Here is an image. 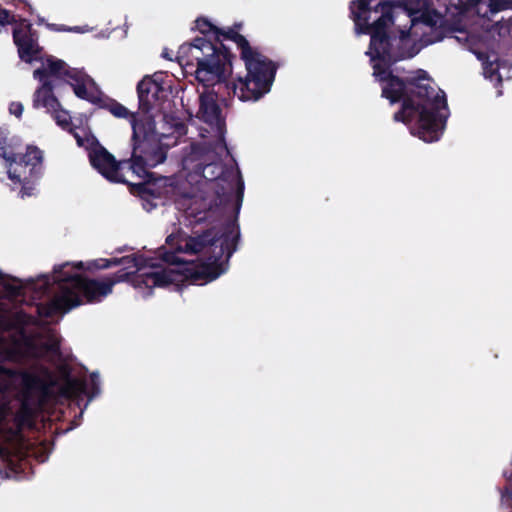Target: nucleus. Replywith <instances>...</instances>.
<instances>
[{
    "mask_svg": "<svg viewBox=\"0 0 512 512\" xmlns=\"http://www.w3.org/2000/svg\"><path fill=\"white\" fill-rule=\"evenodd\" d=\"M90 31V28L85 26H66V32H77V33H85Z\"/></svg>",
    "mask_w": 512,
    "mask_h": 512,
    "instance_id": "nucleus-31",
    "label": "nucleus"
},
{
    "mask_svg": "<svg viewBox=\"0 0 512 512\" xmlns=\"http://www.w3.org/2000/svg\"><path fill=\"white\" fill-rule=\"evenodd\" d=\"M499 59L497 55H493V59L491 56L487 55L484 60V71L490 78H492L495 74H497L499 69Z\"/></svg>",
    "mask_w": 512,
    "mask_h": 512,
    "instance_id": "nucleus-27",
    "label": "nucleus"
},
{
    "mask_svg": "<svg viewBox=\"0 0 512 512\" xmlns=\"http://www.w3.org/2000/svg\"><path fill=\"white\" fill-rule=\"evenodd\" d=\"M111 294L105 280L88 278L82 274L66 272V314L83 304L101 302Z\"/></svg>",
    "mask_w": 512,
    "mask_h": 512,
    "instance_id": "nucleus-13",
    "label": "nucleus"
},
{
    "mask_svg": "<svg viewBox=\"0 0 512 512\" xmlns=\"http://www.w3.org/2000/svg\"><path fill=\"white\" fill-rule=\"evenodd\" d=\"M23 105L20 102H12L9 105V112L16 117H20L23 113Z\"/></svg>",
    "mask_w": 512,
    "mask_h": 512,
    "instance_id": "nucleus-29",
    "label": "nucleus"
},
{
    "mask_svg": "<svg viewBox=\"0 0 512 512\" xmlns=\"http://www.w3.org/2000/svg\"><path fill=\"white\" fill-rule=\"evenodd\" d=\"M9 176H10V178H14V176H13L11 171H9Z\"/></svg>",
    "mask_w": 512,
    "mask_h": 512,
    "instance_id": "nucleus-39",
    "label": "nucleus"
},
{
    "mask_svg": "<svg viewBox=\"0 0 512 512\" xmlns=\"http://www.w3.org/2000/svg\"><path fill=\"white\" fill-rule=\"evenodd\" d=\"M66 84L71 86L78 98L104 109V100L109 97L97 89L95 81L83 69L66 66Z\"/></svg>",
    "mask_w": 512,
    "mask_h": 512,
    "instance_id": "nucleus-16",
    "label": "nucleus"
},
{
    "mask_svg": "<svg viewBox=\"0 0 512 512\" xmlns=\"http://www.w3.org/2000/svg\"><path fill=\"white\" fill-rule=\"evenodd\" d=\"M73 135L79 147L87 153L89 164L103 178L111 183L128 184L122 169L127 161H118L93 135L92 130H67Z\"/></svg>",
    "mask_w": 512,
    "mask_h": 512,
    "instance_id": "nucleus-12",
    "label": "nucleus"
},
{
    "mask_svg": "<svg viewBox=\"0 0 512 512\" xmlns=\"http://www.w3.org/2000/svg\"><path fill=\"white\" fill-rule=\"evenodd\" d=\"M510 512H512V511H510Z\"/></svg>",
    "mask_w": 512,
    "mask_h": 512,
    "instance_id": "nucleus-42",
    "label": "nucleus"
},
{
    "mask_svg": "<svg viewBox=\"0 0 512 512\" xmlns=\"http://www.w3.org/2000/svg\"><path fill=\"white\" fill-rule=\"evenodd\" d=\"M239 240L240 229L236 221H227L221 227L213 226L202 233L185 235L176 246V251L193 255L207 249V261L199 264H182L175 269H164L156 281H170L177 291H181L187 285L213 281L225 272V265L237 250Z\"/></svg>",
    "mask_w": 512,
    "mask_h": 512,
    "instance_id": "nucleus-3",
    "label": "nucleus"
},
{
    "mask_svg": "<svg viewBox=\"0 0 512 512\" xmlns=\"http://www.w3.org/2000/svg\"><path fill=\"white\" fill-rule=\"evenodd\" d=\"M13 40L21 60L27 63L37 61L41 64L33 71V78L40 83L33 95V106L45 108L56 124L64 128V110L54 93L55 88L64 82V61L43 52L31 26L26 30L14 29Z\"/></svg>",
    "mask_w": 512,
    "mask_h": 512,
    "instance_id": "nucleus-4",
    "label": "nucleus"
},
{
    "mask_svg": "<svg viewBox=\"0 0 512 512\" xmlns=\"http://www.w3.org/2000/svg\"><path fill=\"white\" fill-rule=\"evenodd\" d=\"M43 158L42 152L35 146H28L26 153L22 157V161L25 165L35 167L41 163Z\"/></svg>",
    "mask_w": 512,
    "mask_h": 512,
    "instance_id": "nucleus-25",
    "label": "nucleus"
},
{
    "mask_svg": "<svg viewBox=\"0 0 512 512\" xmlns=\"http://www.w3.org/2000/svg\"><path fill=\"white\" fill-rule=\"evenodd\" d=\"M40 354L36 343L23 331H18L11 340L0 338V359L17 360L25 356Z\"/></svg>",
    "mask_w": 512,
    "mask_h": 512,
    "instance_id": "nucleus-18",
    "label": "nucleus"
},
{
    "mask_svg": "<svg viewBox=\"0 0 512 512\" xmlns=\"http://www.w3.org/2000/svg\"><path fill=\"white\" fill-rule=\"evenodd\" d=\"M241 23L219 28L215 42L212 39L195 38L183 43L176 55L177 62L184 67H196L195 77L204 85H223L232 76L233 60L236 56L223 43L233 41L240 50L247 74L238 78L231 87L241 101H256L271 90L278 64L253 48L245 36L239 33Z\"/></svg>",
    "mask_w": 512,
    "mask_h": 512,
    "instance_id": "nucleus-1",
    "label": "nucleus"
},
{
    "mask_svg": "<svg viewBox=\"0 0 512 512\" xmlns=\"http://www.w3.org/2000/svg\"><path fill=\"white\" fill-rule=\"evenodd\" d=\"M48 26L55 31H64V25L49 24Z\"/></svg>",
    "mask_w": 512,
    "mask_h": 512,
    "instance_id": "nucleus-35",
    "label": "nucleus"
},
{
    "mask_svg": "<svg viewBox=\"0 0 512 512\" xmlns=\"http://www.w3.org/2000/svg\"><path fill=\"white\" fill-rule=\"evenodd\" d=\"M65 124H66V128H77L76 126H73L71 124V118L70 117H69V119L66 118Z\"/></svg>",
    "mask_w": 512,
    "mask_h": 512,
    "instance_id": "nucleus-37",
    "label": "nucleus"
},
{
    "mask_svg": "<svg viewBox=\"0 0 512 512\" xmlns=\"http://www.w3.org/2000/svg\"><path fill=\"white\" fill-rule=\"evenodd\" d=\"M478 58L484 60L483 57H482V54H479Z\"/></svg>",
    "mask_w": 512,
    "mask_h": 512,
    "instance_id": "nucleus-40",
    "label": "nucleus"
},
{
    "mask_svg": "<svg viewBox=\"0 0 512 512\" xmlns=\"http://www.w3.org/2000/svg\"><path fill=\"white\" fill-rule=\"evenodd\" d=\"M230 78L225 80L223 85L213 84V85H204V92L200 95V106L198 111V117L203 122L211 126V128H225L226 122L225 118L222 116V110L217 103L219 97H223V92L226 91L227 95L237 96L233 93L232 85L238 84L237 82L230 81Z\"/></svg>",
    "mask_w": 512,
    "mask_h": 512,
    "instance_id": "nucleus-14",
    "label": "nucleus"
},
{
    "mask_svg": "<svg viewBox=\"0 0 512 512\" xmlns=\"http://www.w3.org/2000/svg\"><path fill=\"white\" fill-rule=\"evenodd\" d=\"M195 29L198 30L205 39L213 38L212 42H215L219 27L211 23L206 17H198L195 20Z\"/></svg>",
    "mask_w": 512,
    "mask_h": 512,
    "instance_id": "nucleus-23",
    "label": "nucleus"
},
{
    "mask_svg": "<svg viewBox=\"0 0 512 512\" xmlns=\"http://www.w3.org/2000/svg\"><path fill=\"white\" fill-rule=\"evenodd\" d=\"M130 169L139 177L151 176L153 168L166 160L169 143L162 144L158 130H132Z\"/></svg>",
    "mask_w": 512,
    "mask_h": 512,
    "instance_id": "nucleus-11",
    "label": "nucleus"
},
{
    "mask_svg": "<svg viewBox=\"0 0 512 512\" xmlns=\"http://www.w3.org/2000/svg\"><path fill=\"white\" fill-rule=\"evenodd\" d=\"M165 102L164 104L167 102V105H170V102H168L166 99H163Z\"/></svg>",
    "mask_w": 512,
    "mask_h": 512,
    "instance_id": "nucleus-41",
    "label": "nucleus"
},
{
    "mask_svg": "<svg viewBox=\"0 0 512 512\" xmlns=\"http://www.w3.org/2000/svg\"><path fill=\"white\" fill-rule=\"evenodd\" d=\"M123 269L118 270L112 276L105 278V282L109 285L110 292L112 293L113 287L117 283L121 282H130L135 288H148L152 290L154 287H162L166 288L171 286L170 281L158 282L156 278L158 275L164 272V269L160 271H150L137 273V271L128 272L127 268L134 267L137 270L139 269V263L137 266H132L131 264L124 265Z\"/></svg>",
    "mask_w": 512,
    "mask_h": 512,
    "instance_id": "nucleus-17",
    "label": "nucleus"
},
{
    "mask_svg": "<svg viewBox=\"0 0 512 512\" xmlns=\"http://www.w3.org/2000/svg\"><path fill=\"white\" fill-rule=\"evenodd\" d=\"M469 8H474L478 14L488 16L500 11L509 9L512 6V0H467Z\"/></svg>",
    "mask_w": 512,
    "mask_h": 512,
    "instance_id": "nucleus-21",
    "label": "nucleus"
},
{
    "mask_svg": "<svg viewBox=\"0 0 512 512\" xmlns=\"http://www.w3.org/2000/svg\"><path fill=\"white\" fill-rule=\"evenodd\" d=\"M431 78L425 70L418 69L409 76L408 94L394 120L405 125L418 123L417 128H445L450 111L446 95L435 92Z\"/></svg>",
    "mask_w": 512,
    "mask_h": 512,
    "instance_id": "nucleus-5",
    "label": "nucleus"
},
{
    "mask_svg": "<svg viewBox=\"0 0 512 512\" xmlns=\"http://www.w3.org/2000/svg\"><path fill=\"white\" fill-rule=\"evenodd\" d=\"M201 179L216 181V187L213 201H210L203 211L195 214L197 221L219 218L230 207H234L236 213L239 212L243 201L244 181L238 169L236 172L226 169L221 157L211 163L209 161L205 165L204 172L197 173L193 180L199 182Z\"/></svg>",
    "mask_w": 512,
    "mask_h": 512,
    "instance_id": "nucleus-7",
    "label": "nucleus"
},
{
    "mask_svg": "<svg viewBox=\"0 0 512 512\" xmlns=\"http://www.w3.org/2000/svg\"><path fill=\"white\" fill-rule=\"evenodd\" d=\"M88 369L66 348V418L72 417L66 433L78 427L89 403L101 393L98 372L87 378Z\"/></svg>",
    "mask_w": 512,
    "mask_h": 512,
    "instance_id": "nucleus-8",
    "label": "nucleus"
},
{
    "mask_svg": "<svg viewBox=\"0 0 512 512\" xmlns=\"http://www.w3.org/2000/svg\"><path fill=\"white\" fill-rule=\"evenodd\" d=\"M63 389L57 376L47 369H39L33 374H28L15 373L9 368L0 367V390H16L23 395L26 402L34 401V398L40 402L55 396Z\"/></svg>",
    "mask_w": 512,
    "mask_h": 512,
    "instance_id": "nucleus-9",
    "label": "nucleus"
},
{
    "mask_svg": "<svg viewBox=\"0 0 512 512\" xmlns=\"http://www.w3.org/2000/svg\"><path fill=\"white\" fill-rule=\"evenodd\" d=\"M8 290L12 295H18L20 293V287L17 285L8 286Z\"/></svg>",
    "mask_w": 512,
    "mask_h": 512,
    "instance_id": "nucleus-34",
    "label": "nucleus"
},
{
    "mask_svg": "<svg viewBox=\"0 0 512 512\" xmlns=\"http://www.w3.org/2000/svg\"><path fill=\"white\" fill-rule=\"evenodd\" d=\"M16 145V142L14 138L9 137L7 133H5L4 130L0 131V149L2 150V156L7 160L11 162L16 161L15 153H14V147Z\"/></svg>",
    "mask_w": 512,
    "mask_h": 512,
    "instance_id": "nucleus-22",
    "label": "nucleus"
},
{
    "mask_svg": "<svg viewBox=\"0 0 512 512\" xmlns=\"http://www.w3.org/2000/svg\"><path fill=\"white\" fill-rule=\"evenodd\" d=\"M130 191L140 197L142 207L147 212L155 209L158 206L157 201L161 200V193L150 182L131 184Z\"/></svg>",
    "mask_w": 512,
    "mask_h": 512,
    "instance_id": "nucleus-20",
    "label": "nucleus"
},
{
    "mask_svg": "<svg viewBox=\"0 0 512 512\" xmlns=\"http://www.w3.org/2000/svg\"><path fill=\"white\" fill-rule=\"evenodd\" d=\"M164 260L167 261V262H175V256L173 254H170V253H166L165 257H164Z\"/></svg>",
    "mask_w": 512,
    "mask_h": 512,
    "instance_id": "nucleus-36",
    "label": "nucleus"
},
{
    "mask_svg": "<svg viewBox=\"0 0 512 512\" xmlns=\"http://www.w3.org/2000/svg\"><path fill=\"white\" fill-rule=\"evenodd\" d=\"M181 238H182V237L177 236V235H175V234H170V235H169V236H167V238H166V243H167L168 245H170V246H173V245H174V241H176V240H177V244H178Z\"/></svg>",
    "mask_w": 512,
    "mask_h": 512,
    "instance_id": "nucleus-32",
    "label": "nucleus"
},
{
    "mask_svg": "<svg viewBox=\"0 0 512 512\" xmlns=\"http://www.w3.org/2000/svg\"><path fill=\"white\" fill-rule=\"evenodd\" d=\"M162 56H163L164 58H167V59L171 60V57L168 55V53H167V52H163Z\"/></svg>",
    "mask_w": 512,
    "mask_h": 512,
    "instance_id": "nucleus-38",
    "label": "nucleus"
},
{
    "mask_svg": "<svg viewBox=\"0 0 512 512\" xmlns=\"http://www.w3.org/2000/svg\"><path fill=\"white\" fill-rule=\"evenodd\" d=\"M6 416V409L4 406L0 405V431L2 430V421ZM4 435L0 434V466L7 462L8 454L6 449L2 446Z\"/></svg>",
    "mask_w": 512,
    "mask_h": 512,
    "instance_id": "nucleus-28",
    "label": "nucleus"
},
{
    "mask_svg": "<svg viewBox=\"0 0 512 512\" xmlns=\"http://www.w3.org/2000/svg\"><path fill=\"white\" fill-rule=\"evenodd\" d=\"M369 0L350 1V18L358 35H369L370 42L366 55L370 57L373 77L381 84V96L390 103L404 101L408 94L409 76L401 78L393 74L392 66L397 62L414 57L415 53L404 46L407 31H392L394 24L393 5L381 3L374 9L368 8Z\"/></svg>",
    "mask_w": 512,
    "mask_h": 512,
    "instance_id": "nucleus-2",
    "label": "nucleus"
},
{
    "mask_svg": "<svg viewBox=\"0 0 512 512\" xmlns=\"http://www.w3.org/2000/svg\"><path fill=\"white\" fill-rule=\"evenodd\" d=\"M510 489L511 490H507L506 492H502L501 499H502V502L508 508H510V510L512 511V488H510Z\"/></svg>",
    "mask_w": 512,
    "mask_h": 512,
    "instance_id": "nucleus-30",
    "label": "nucleus"
},
{
    "mask_svg": "<svg viewBox=\"0 0 512 512\" xmlns=\"http://www.w3.org/2000/svg\"><path fill=\"white\" fill-rule=\"evenodd\" d=\"M511 28H512V22L511 21H509L506 24H501L499 34H502L503 31L510 34L511 33Z\"/></svg>",
    "mask_w": 512,
    "mask_h": 512,
    "instance_id": "nucleus-33",
    "label": "nucleus"
},
{
    "mask_svg": "<svg viewBox=\"0 0 512 512\" xmlns=\"http://www.w3.org/2000/svg\"><path fill=\"white\" fill-rule=\"evenodd\" d=\"M200 140L193 141L183 149L181 165L187 177L194 179L197 173H203L205 165L228 153L225 141L226 130H201Z\"/></svg>",
    "mask_w": 512,
    "mask_h": 512,
    "instance_id": "nucleus-10",
    "label": "nucleus"
},
{
    "mask_svg": "<svg viewBox=\"0 0 512 512\" xmlns=\"http://www.w3.org/2000/svg\"><path fill=\"white\" fill-rule=\"evenodd\" d=\"M188 130H172L170 134H159L162 144L169 143V149L176 146L186 136Z\"/></svg>",
    "mask_w": 512,
    "mask_h": 512,
    "instance_id": "nucleus-26",
    "label": "nucleus"
},
{
    "mask_svg": "<svg viewBox=\"0 0 512 512\" xmlns=\"http://www.w3.org/2000/svg\"><path fill=\"white\" fill-rule=\"evenodd\" d=\"M131 264L132 266H137L138 264V257L135 255H127L121 258H111V259H96L92 261H88L86 263L82 261L77 262H68L66 261V267L70 266L72 268H75L77 270L81 271H95V270H103L108 269L110 267L119 266V265H127Z\"/></svg>",
    "mask_w": 512,
    "mask_h": 512,
    "instance_id": "nucleus-19",
    "label": "nucleus"
},
{
    "mask_svg": "<svg viewBox=\"0 0 512 512\" xmlns=\"http://www.w3.org/2000/svg\"><path fill=\"white\" fill-rule=\"evenodd\" d=\"M412 11V14H414V11ZM411 15L409 18V25H404L403 27L401 24H398L396 22L395 30L399 27L401 30L407 31V35L404 38V46L407 47V38L409 36L410 29L414 25L415 21H420L421 23L425 24L426 26H429L431 28V32L429 34H425V41L428 44H433L436 42L442 41L449 33L453 32L454 29L452 25L445 19V17L438 12L436 9H424L419 17H412Z\"/></svg>",
    "mask_w": 512,
    "mask_h": 512,
    "instance_id": "nucleus-15",
    "label": "nucleus"
},
{
    "mask_svg": "<svg viewBox=\"0 0 512 512\" xmlns=\"http://www.w3.org/2000/svg\"><path fill=\"white\" fill-rule=\"evenodd\" d=\"M138 109L129 110L126 106L113 98L104 100V110L110 112L115 118L126 120L130 128H156L163 122L168 128H186L185 124L175 115L168 113L164 107L165 90L160 83L151 76H144L136 87Z\"/></svg>",
    "mask_w": 512,
    "mask_h": 512,
    "instance_id": "nucleus-6",
    "label": "nucleus"
},
{
    "mask_svg": "<svg viewBox=\"0 0 512 512\" xmlns=\"http://www.w3.org/2000/svg\"><path fill=\"white\" fill-rule=\"evenodd\" d=\"M444 130H410V133L414 137H418L420 140L426 143H432L438 141Z\"/></svg>",
    "mask_w": 512,
    "mask_h": 512,
    "instance_id": "nucleus-24",
    "label": "nucleus"
}]
</instances>
